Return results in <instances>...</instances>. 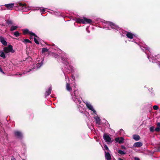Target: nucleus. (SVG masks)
Masks as SVG:
<instances>
[{
    "label": "nucleus",
    "instance_id": "nucleus-12",
    "mask_svg": "<svg viewBox=\"0 0 160 160\" xmlns=\"http://www.w3.org/2000/svg\"><path fill=\"white\" fill-rule=\"evenodd\" d=\"M157 128L155 129V131L158 132L160 131V122H158L156 124Z\"/></svg>",
    "mask_w": 160,
    "mask_h": 160
},
{
    "label": "nucleus",
    "instance_id": "nucleus-4",
    "mask_svg": "<svg viewBox=\"0 0 160 160\" xmlns=\"http://www.w3.org/2000/svg\"><path fill=\"white\" fill-rule=\"evenodd\" d=\"M14 134L15 137L21 139L22 137V132L19 131H17L14 132Z\"/></svg>",
    "mask_w": 160,
    "mask_h": 160
},
{
    "label": "nucleus",
    "instance_id": "nucleus-33",
    "mask_svg": "<svg viewBox=\"0 0 160 160\" xmlns=\"http://www.w3.org/2000/svg\"><path fill=\"white\" fill-rule=\"evenodd\" d=\"M44 58H43L42 59V61L41 62L39 63H40V64L41 65V66H42L43 64V61H44Z\"/></svg>",
    "mask_w": 160,
    "mask_h": 160
},
{
    "label": "nucleus",
    "instance_id": "nucleus-32",
    "mask_svg": "<svg viewBox=\"0 0 160 160\" xmlns=\"http://www.w3.org/2000/svg\"><path fill=\"white\" fill-rule=\"evenodd\" d=\"M36 65V67L37 68H39L42 66L39 63H37Z\"/></svg>",
    "mask_w": 160,
    "mask_h": 160
},
{
    "label": "nucleus",
    "instance_id": "nucleus-19",
    "mask_svg": "<svg viewBox=\"0 0 160 160\" xmlns=\"http://www.w3.org/2000/svg\"><path fill=\"white\" fill-rule=\"evenodd\" d=\"M86 105L88 108L89 109V110H92V109L93 108L92 106L90 104L88 103H87L86 104Z\"/></svg>",
    "mask_w": 160,
    "mask_h": 160
},
{
    "label": "nucleus",
    "instance_id": "nucleus-38",
    "mask_svg": "<svg viewBox=\"0 0 160 160\" xmlns=\"http://www.w3.org/2000/svg\"><path fill=\"white\" fill-rule=\"evenodd\" d=\"M0 72H2L4 73L3 71L2 70V68H1V67H0Z\"/></svg>",
    "mask_w": 160,
    "mask_h": 160
},
{
    "label": "nucleus",
    "instance_id": "nucleus-9",
    "mask_svg": "<svg viewBox=\"0 0 160 160\" xmlns=\"http://www.w3.org/2000/svg\"><path fill=\"white\" fill-rule=\"evenodd\" d=\"M142 145V143L140 142H135L133 145V147L134 148H140Z\"/></svg>",
    "mask_w": 160,
    "mask_h": 160
},
{
    "label": "nucleus",
    "instance_id": "nucleus-43",
    "mask_svg": "<svg viewBox=\"0 0 160 160\" xmlns=\"http://www.w3.org/2000/svg\"><path fill=\"white\" fill-rule=\"evenodd\" d=\"M119 160H123V159L121 158H119Z\"/></svg>",
    "mask_w": 160,
    "mask_h": 160
},
{
    "label": "nucleus",
    "instance_id": "nucleus-28",
    "mask_svg": "<svg viewBox=\"0 0 160 160\" xmlns=\"http://www.w3.org/2000/svg\"><path fill=\"white\" fill-rule=\"evenodd\" d=\"M19 5L20 6L22 7L23 8H26V6L27 5L26 3L22 4V3H19Z\"/></svg>",
    "mask_w": 160,
    "mask_h": 160
},
{
    "label": "nucleus",
    "instance_id": "nucleus-24",
    "mask_svg": "<svg viewBox=\"0 0 160 160\" xmlns=\"http://www.w3.org/2000/svg\"><path fill=\"white\" fill-rule=\"evenodd\" d=\"M13 35L16 37H18L20 35V34L18 31H17L14 33Z\"/></svg>",
    "mask_w": 160,
    "mask_h": 160
},
{
    "label": "nucleus",
    "instance_id": "nucleus-44",
    "mask_svg": "<svg viewBox=\"0 0 160 160\" xmlns=\"http://www.w3.org/2000/svg\"><path fill=\"white\" fill-rule=\"evenodd\" d=\"M2 37H3L2 36H0V40H1V39L2 38Z\"/></svg>",
    "mask_w": 160,
    "mask_h": 160
},
{
    "label": "nucleus",
    "instance_id": "nucleus-1",
    "mask_svg": "<svg viewBox=\"0 0 160 160\" xmlns=\"http://www.w3.org/2000/svg\"><path fill=\"white\" fill-rule=\"evenodd\" d=\"M4 52L6 53L10 52L12 53L15 52V51L13 49V47L11 45H9L8 47H5L3 49Z\"/></svg>",
    "mask_w": 160,
    "mask_h": 160
},
{
    "label": "nucleus",
    "instance_id": "nucleus-2",
    "mask_svg": "<svg viewBox=\"0 0 160 160\" xmlns=\"http://www.w3.org/2000/svg\"><path fill=\"white\" fill-rule=\"evenodd\" d=\"M23 33L24 35L29 34L30 35L31 37L32 36H34L35 37H37V38H39V37H38L37 35L34 33L29 31L28 29H23Z\"/></svg>",
    "mask_w": 160,
    "mask_h": 160
},
{
    "label": "nucleus",
    "instance_id": "nucleus-29",
    "mask_svg": "<svg viewBox=\"0 0 160 160\" xmlns=\"http://www.w3.org/2000/svg\"><path fill=\"white\" fill-rule=\"evenodd\" d=\"M154 128L153 127H151L149 128L150 131L151 132H153L155 131Z\"/></svg>",
    "mask_w": 160,
    "mask_h": 160
},
{
    "label": "nucleus",
    "instance_id": "nucleus-5",
    "mask_svg": "<svg viewBox=\"0 0 160 160\" xmlns=\"http://www.w3.org/2000/svg\"><path fill=\"white\" fill-rule=\"evenodd\" d=\"M6 40L7 39L6 38H4L3 37L0 40V41L2 45L5 46H6L7 45V42L6 41Z\"/></svg>",
    "mask_w": 160,
    "mask_h": 160
},
{
    "label": "nucleus",
    "instance_id": "nucleus-22",
    "mask_svg": "<svg viewBox=\"0 0 160 160\" xmlns=\"http://www.w3.org/2000/svg\"><path fill=\"white\" fill-rule=\"evenodd\" d=\"M48 52V49L47 48H43L42 49V53Z\"/></svg>",
    "mask_w": 160,
    "mask_h": 160
},
{
    "label": "nucleus",
    "instance_id": "nucleus-21",
    "mask_svg": "<svg viewBox=\"0 0 160 160\" xmlns=\"http://www.w3.org/2000/svg\"><path fill=\"white\" fill-rule=\"evenodd\" d=\"M23 42H24L26 44L27 43H32V42L29 40V39H24L23 41Z\"/></svg>",
    "mask_w": 160,
    "mask_h": 160
},
{
    "label": "nucleus",
    "instance_id": "nucleus-46",
    "mask_svg": "<svg viewBox=\"0 0 160 160\" xmlns=\"http://www.w3.org/2000/svg\"><path fill=\"white\" fill-rule=\"evenodd\" d=\"M22 74H19V75H20V76H21Z\"/></svg>",
    "mask_w": 160,
    "mask_h": 160
},
{
    "label": "nucleus",
    "instance_id": "nucleus-17",
    "mask_svg": "<svg viewBox=\"0 0 160 160\" xmlns=\"http://www.w3.org/2000/svg\"><path fill=\"white\" fill-rule=\"evenodd\" d=\"M52 91V88L49 87L48 88L47 91L46 92V96H48L50 95L51 92Z\"/></svg>",
    "mask_w": 160,
    "mask_h": 160
},
{
    "label": "nucleus",
    "instance_id": "nucleus-8",
    "mask_svg": "<svg viewBox=\"0 0 160 160\" xmlns=\"http://www.w3.org/2000/svg\"><path fill=\"white\" fill-rule=\"evenodd\" d=\"M126 35L128 38L130 39H132L133 38V36H134V34L128 32H126Z\"/></svg>",
    "mask_w": 160,
    "mask_h": 160
},
{
    "label": "nucleus",
    "instance_id": "nucleus-18",
    "mask_svg": "<svg viewBox=\"0 0 160 160\" xmlns=\"http://www.w3.org/2000/svg\"><path fill=\"white\" fill-rule=\"evenodd\" d=\"M18 28V26L12 25L11 27L10 30L11 31H12L16 30Z\"/></svg>",
    "mask_w": 160,
    "mask_h": 160
},
{
    "label": "nucleus",
    "instance_id": "nucleus-47",
    "mask_svg": "<svg viewBox=\"0 0 160 160\" xmlns=\"http://www.w3.org/2000/svg\"><path fill=\"white\" fill-rule=\"evenodd\" d=\"M31 37L30 36V38H32V37H31Z\"/></svg>",
    "mask_w": 160,
    "mask_h": 160
},
{
    "label": "nucleus",
    "instance_id": "nucleus-41",
    "mask_svg": "<svg viewBox=\"0 0 160 160\" xmlns=\"http://www.w3.org/2000/svg\"><path fill=\"white\" fill-rule=\"evenodd\" d=\"M53 56H54V57H56V58H57L58 56V55L57 54V55H52Z\"/></svg>",
    "mask_w": 160,
    "mask_h": 160
},
{
    "label": "nucleus",
    "instance_id": "nucleus-35",
    "mask_svg": "<svg viewBox=\"0 0 160 160\" xmlns=\"http://www.w3.org/2000/svg\"><path fill=\"white\" fill-rule=\"evenodd\" d=\"M92 110H91V111H92L95 114H97L96 111L93 109V108Z\"/></svg>",
    "mask_w": 160,
    "mask_h": 160
},
{
    "label": "nucleus",
    "instance_id": "nucleus-3",
    "mask_svg": "<svg viewBox=\"0 0 160 160\" xmlns=\"http://www.w3.org/2000/svg\"><path fill=\"white\" fill-rule=\"evenodd\" d=\"M103 138L105 141L107 142H112L113 141L111 140L109 135L106 133L104 134Z\"/></svg>",
    "mask_w": 160,
    "mask_h": 160
},
{
    "label": "nucleus",
    "instance_id": "nucleus-31",
    "mask_svg": "<svg viewBox=\"0 0 160 160\" xmlns=\"http://www.w3.org/2000/svg\"><path fill=\"white\" fill-rule=\"evenodd\" d=\"M34 40L35 42L37 44H39V43L35 38H34Z\"/></svg>",
    "mask_w": 160,
    "mask_h": 160
},
{
    "label": "nucleus",
    "instance_id": "nucleus-7",
    "mask_svg": "<svg viewBox=\"0 0 160 160\" xmlns=\"http://www.w3.org/2000/svg\"><path fill=\"white\" fill-rule=\"evenodd\" d=\"M115 140L117 142H118L120 144L122 143L123 142L124 139L122 138H115Z\"/></svg>",
    "mask_w": 160,
    "mask_h": 160
},
{
    "label": "nucleus",
    "instance_id": "nucleus-16",
    "mask_svg": "<svg viewBox=\"0 0 160 160\" xmlns=\"http://www.w3.org/2000/svg\"><path fill=\"white\" fill-rule=\"evenodd\" d=\"M66 89L68 91H71L72 90V88L70 86V85L69 83H67L66 85Z\"/></svg>",
    "mask_w": 160,
    "mask_h": 160
},
{
    "label": "nucleus",
    "instance_id": "nucleus-45",
    "mask_svg": "<svg viewBox=\"0 0 160 160\" xmlns=\"http://www.w3.org/2000/svg\"><path fill=\"white\" fill-rule=\"evenodd\" d=\"M66 63H66V64H69V63H68V62H67Z\"/></svg>",
    "mask_w": 160,
    "mask_h": 160
},
{
    "label": "nucleus",
    "instance_id": "nucleus-37",
    "mask_svg": "<svg viewBox=\"0 0 160 160\" xmlns=\"http://www.w3.org/2000/svg\"><path fill=\"white\" fill-rule=\"evenodd\" d=\"M11 160H16V159L13 156H12Z\"/></svg>",
    "mask_w": 160,
    "mask_h": 160
},
{
    "label": "nucleus",
    "instance_id": "nucleus-6",
    "mask_svg": "<svg viewBox=\"0 0 160 160\" xmlns=\"http://www.w3.org/2000/svg\"><path fill=\"white\" fill-rule=\"evenodd\" d=\"M109 25L111 27L112 29H117L118 27L114 23L112 22H108Z\"/></svg>",
    "mask_w": 160,
    "mask_h": 160
},
{
    "label": "nucleus",
    "instance_id": "nucleus-36",
    "mask_svg": "<svg viewBox=\"0 0 160 160\" xmlns=\"http://www.w3.org/2000/svg\"><path fill=\"white\" fill-rule=\"evenodd\" d=\"M45 11V10L44 9H43L41 11V12H42V13H44Z\"/></svg>",
    "mask_w": 160,
    "mask_h": 160
},
{
    "label": "nucleus",
    "instance_id": "nucleus-15",
    "mask_svg": "<svg viewBox=\"0 0 160 160\" xmlns=\"http://www.w3.org/2000/svg\"><path fill=\"white\" fill-rule=\"evenodd\" d=\"M84 22H85V23H91L92 22V21L91 19H88L85 17H84Z\"/></svg>",
    "mask_w": 160,
    "mask_h": 160
},
{
    "label": "nucleus",
    "instance_id": "nucleus-14",
    "mask_svg": "<svg viewBox=\"0 0 160 160\" xmlns=\"http://www.w3.org/2000/svg\"><path fill=\"white\" fill-rule=\"evenodd\" d=\"M133 138L135 141H138L140 139V137L138 135L134 134L133 135Z\"/></svg>",
    "mask_w": 160,
    "mask_h": 160
},
{
    "label": "nucleus",
    "instance_id": "nucleus-40",
    "mask_svg": "<svg viewBox=\"0 0 160 160\" xmlns=\"http://www.w3.org/2000/svg\"><path fill=\"white\" fill-rule=\"evenodd\" d=\"M134 160H140V159L138 158H135Z\"/></svg>",
    "mask_w": 160,
    "mask_h": 160
},
{
    "label": "nucleus",
    "instance_id": "nucleus-30",
    "mask_svg": "<svg viewBox=\"0 0 160 160\" xmlns=\"http://www.w3.org/2000/svg\"><path fill=\"white\" fill-rule=\"evenodd\" d=\"M153 109L155 110H157L159 108L158 107L157 105H154L153 106Z\"/></svg>",
    "mask_w": 160,
    "mask_h": 160
},
{
    "label": "nucleus",
    "instance_id": "nucleus-26",
    "mask_svg": "<svg viewBox=\"0 0 160 160\" xmlns=\"http://www.w3.org/2000/svg\"><path fill=\"white\" fill-rule=\"evenodd\" d=\"M6 22L7 23L8 25H12L13 24L12 21L11 20H7Z\"/></svg>",
    "mask_w": 160,
    "mask_h": 160
},
{
    "label": "nucleus",
    "instance_id": "nucleus-34",
    "mask_svg": "<svg viewBox=\"0 0 160 160\" xmlns=\"http://www.w3.org/2000/svg\"><path fill=\"white\" fill-rule=\"evenodd\" d=\"M104 148H105V149L107 150H109V148L107 146V145H105L104 146Z\"/></svg>",
    "mask_w": 160,
    "mask_h": 160
},
{
    "label": "nucleus",
    "instance_id": "nucleus-20",
    "mask_svg": "<svg viewBox=\"0 0 160 160\" xmlns=\"http://www.w3.org/2000/svg\"><path fill=\"white\" fill-rule=\"evenodd\" d=\"M1 54L0 55V56L3 59H5L6 58L5 55L4 53V52L2 51H1Z\"/></svg>",
    "mask_w": 160,
    "mask_h": 160
},
{
    "label": "nucleus",
    "instance_id": "nucleus-11",
    "mask_svg": "<svg viewBox=\"0 0 160 160\" xmlns=\"http://www.w3.org/2000/svg\"><path fill=\"white\" fill-rule=\"evenodd\" d=\"M76 22L78 23H82V24L85 23V22H84V18L82 19L80 18H77L76 19Z\"/></svg>",
    "mask_w": 160,
    "mask_h": 160
},
{
    "label": "nucleus",
    "instance_id": "nucleus-42",
    "mask_svg": "<svg viewBox=\"0 0 160 160\" xmlns=\"http://www.w3.org/2000/svg\"><path fill=\"white\" fill-rule=\"evenodd\" d=\"M122 149H125L126 148L125 147H124L123 146H122Z\"/></svg>",
    "mask_w": 160,
    "mask_h": 160
},
{
    "label": "nucleus",
    "instance_id": "nucleus-25",
    "mask_svg": "<svg viewBox=\"0 0 160 160\" xmlns=\"http://www.w3.org/2000/svg\"><path fill=\"white\" fill-rule=\"evenodd\" d=\"M48 55H57V54L54 53L53 52H52L50 51H49L48 50Z\"/></svg>",
    "mask_w": 160,
    "mask_h": 160
},
{
    "label": "nucleus",
    "instance_id": "nucleus-23",
    "mask_svg": "<svg viewBox=\"0 0 160 160\" xmlns=\"http://www.w3.org/2000/svg\"><path fill=\"white\" fill-rule=\"evenodd\" d=\"M97 123H99L100 121V119L98 117H97L95 118Z\"/></svg>",
    "mask_w": 160,
    "mask_h": 160
},
{
    "label": "nucleus",
    "instance_id": "nucleus-13",
    "mask_svg": "<svg viewBox=\"0 0 160 160\" xmlns=\"http://www.w3.org/2000/svg\"><path fill=\"white\" fill-rule=\"evenodd\" d=\"M14 5V3L8 4L5 5V7L8 9H11L13 7Z\"/></svg>",
    "mask_w": 160,
    "mask_h": 160
},
{
    "label": "nucleus",
    "instance_id": "nucleus-39",
    "mask_svg": "<svg viewBox=\"0 0 160 160\" xmlns=\"http://www.w3.org/2000/svg\"><path fill=\"white\" fill-rule=\"evenodd\" d=\"M76 91H74V94L75 95V96H76Z\"/></svg>",
    "mask_w": 160,
    "mask_h": 160
},
{
    "label": "nucleus",
    "instance_id": "nucleus-27",
    "mask_svg": "<svg viewBox=\"0 0 160 160\" xmlns=\"http://www.w3.org/2000/svg\"><path fill=\"white\" fill-rule=\"evenodd\" d=\"M118 152L121 155H124L126 154V153L124 152L123 151L121 150H118Z\"/></svg>",
    "mask_w": 160,
    "mask_h": 160
},
{
    "label": "nucleus",
    "instance_id": "nucleus-10",
    "mask_svg": "<svg viewBox=\"0 0 160 160\" xmlns=\"http://www.w3.org/2000/svg\"><path fill=\"white\" fill-rule=\"evenodd\" d=\"M105 157L107 160H111V155L108 152H105Z\"/></svg>",
    "mask_w": 160,
    "mask_h": 160
}]
</instances>
